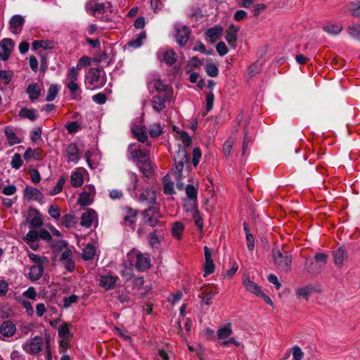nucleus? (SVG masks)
Segmentation results:
<instances>
[{
    "mask_svg": "<svg viewBox=\"0 0 360 360\" xmlns=\"http://www.w3.org/2000/svg\"><path fill=\"white\" fill-rule=\"evenodd\" d=\"M136 140L145 145L143 148L136 146V165L146 177L150 178L153 175L148 157L151 143L148 140V130L145 125L136 126Z\"/></svg>",
    "mask_w": 360,
    "mask_h": 360,
    "instance_id": "nucleus-1",
    "label": "nucleus"
},
{
    "mask_svg": "<svg viewBox=\"0 0 360 360\" xmlns=\"http://www.w3.org/2000/svg\"><path fill=\"white\" fill-rule=\"evenodd\" d=\"M136 290L140 298L147 297L148 300L141 303L143 314H150L153 309V302L151 300L153 295L150 286L146 285L144 286V281L143 277H136Z\"/></svg>",
    "mask_w": 360,
    "mask_h": 360,
    "instance_id": "nucleus-2",
    "label": "nucleus"
},
{
    "mask_svg": "<svg viewBox=\"0 0 360 360\" xmlns=\"http://www.w3.org/2000/svg\"><path fill=\"white\" fill-rule=\"evenodd\" d=\"M141 215L143 222L153 228L156 226L160 227L164 226V222L160 221L162 214L159 208L154 206H149L148 208L141 212Z\"/></svg>",
    "mask_w": 360,
    "mask_h": 360,
    "instance_id": "nucleus-3",
    "label": "nucleus"
},
{
    "mask_svg": "<svg viewBox=\"0 0 360 360\" xmlns=\"http://www.w3.org/2000/svg\"><path fill=\"white\" fill-rule=\"evenodd\" d=\"M328 255L325 253H318L314 256V260L307 259L304 266L309 274H317L325 267Z\"/></svg>",
    "mask_w": 360,
    "mask_h": 360,
    "instance_id": "nucleus-4",
    "label": "nucleus"
},
{
    "mask_svg": "<svg viewBox=\"0 0 360 360\" xmlns=\"http://www.w3.org/2000/svg\"><path fill=\"white\" fill-rule=\"evenodd\" d=\"M85 82L91 86V90L102 88L105 84V74L97 68H91L86 75Z\"/></svg>",
    "mask_w": 360,
    "mask_h": 360,
    "instance_id": "nucleus-5",
    "label": "nucleus"
},
{
    "mask_svg": "<svg viewBox=\"0 0 360 360\" xmlns=\"http://www.w3.org/2000/svg\"><path fill=\"white\" fill-rule=\"evenodd\" d=\"M274 263L277 268L284 272L288 271L291 268V256L285 250L281 251L278 248L272 250Z\"/></svg>",
    "mask_w": 360,
    "mask_h": 360,
    "instance_id": "nucleus-6",
    "label": "nucleus"
},
{
    "mask_svg": "<svg viewBox=\"0 0 360 360\" xmlns=\"http://www.w3.org/2000/svg\"><path fill=\"white\" fill-rule=\"evenodd\" d=\"M135 258L134 249H132L127 255V259L125 260L121 270L122 276L129 278L134 273V261Z\"/></svg>",
    "mask_w": 360,
    "mask_h": 360,
    "instance_id": "nucleus-7",
    "label": "nucleus"
},
{
    "mask_svg": "<svg viewBox=\"0 0 360 360\" xmlns=\"http://www.w3.org/2000/svg\"><path fill=\"white\" fill-rule=\"evenodd\" d=\"M158 92V95L153 96L152 105L154 110L160 112L165 108V103L171 99L172 96L169 93L165 94V91Z\"/></svg>",
    "mask_w": 360,
    "mask_h": 360,
    "instance_id": "nucleus-8",
    "label": "nucleus"
},
{
    "mask_svg": "<svg viewBox=\"0 0 360 360\" xmlns=\"http://www.w3.org/2000/svg\"><path fill=\"white\" fill-rule=\"evenodd\" d=\"M42 345V338L41 336H35L30 340L29 345L23 346V349L30 354H36L41 350Z\"/></svg>",
    "mask_w": 360,
    "mask_h": 360,
    "instance_id": "nucleus-9",
    "label": "nucleus"
},
{
    "mask_svg": "<svg viewBox=\"0 0 360 360\" xmlns=\"http://www.w3.org/2000/svg\"><path fill=\"white\" fill-rule=\"evenodd\" d=\"M95 193V188L93 186H88L84 188V191L80 194L78 199V204L82 206L90 205L93 201V197Z\"/></svg>",
    "mask_w": 360,
    "mask_h": 360,
    "instance_id": "nucleus-10",
    "label": "nucleus"
},
{
    "mask_svg": "<svg viewBox=\"0 0 360 360\" xmlns=\"http://www.w3.org/2000/svg\"><path fill=\"white\" fill-rule=\"evenodd\" d=\"M13 42L10 39H4L0 42V58L3 60L8 59L13 49Z\"/></svg>",
    "mask_w": 360,
    "mask_h": 360,
    "instance_id": "nucleus-11",
    "label": "nucleus"
},
{
    "mask_svg": "<svg viewBox=\"0 0 360 360\" xmlns=\"http://www.w3.org/2000/svg\"><path fill=\"white\" fill-rule=\"evenodd\" d=\"M151 266L150 257L148 253H136V270L145 271Z\"/></svg>",
    "mask_w": 360,
    "mask_h": 360,
    "instance_id": "nucleus-12",
    "label": "nucleus"
},
{
    "mask_svg": "<svg viewBox=\"0 0 360 360\" xmlns=\"http://www.w3.org/2000/svg\"><path fill=\"white\" fill-rule=\"evenodd\" d=\"M78 69L72 67L69 69L67 74L68 87L69 90H77L79 89L78 84Z\"/></svg>",
    "mask_w": 360,
    "mask_h": 360,
    "instance_id": "nucleus-13",
    "label": "nucleus"
},
{
    "mask_svg": "<svg viewBox=\"0 0 360 360\" xmlns=\"http://www.w3.org/2000/svg\"><path fill=\"white\" fill-rule=\"evenodd\" d=\"M139 201L144 205L153 206L156 202L155 191L146 189L139 195Z\"/></svg>",
    "mask_w": 360,
    "mask_h": 360,
    "instance_id": "nucleus-14",
    "label": "nucleus"
},
{
    "mask_svg": "<svg viewBox=\"0 0 360 360\" xmlns=\"http://www.w3.org/2000/svg\"><path fill=\"white\" fill-rule=\"evenodd\" d=\"M205 251V264L204 266L205 275L206 276L209 274H211L214 271V264L212 259V250L205 246L204 248Z\"/></svg>",
    "mask_w": 360,
    "mask_h": 360,
    "instance_id": "nucleus-15",
    "label": "nucleus"
},
{
    "mask_svg": "<svg viewBox=\"0 0 360 360\" xmlns=\"http://www.w3.org/2000/svg\"><path fill=\"white\" fill-rule=\"evenodd\" d=\"M238 30L239 27L238 26L231 25L226 31L225 39L229 46L233 49H235L236 47V41L237 40Z\"/></svg>",
    "mask_w": 360,
    "mask_h": 360,
    "instance_id": "nucleus-16",
    "label": "nucleus"
},
{
    "mask_svg": "<svg viewBox=\"0 0 360 360\" xmlns=\"http://www.w3.org/2000/svg\"><path fill=\"white\" fill-rule=\"evenodd\" d=\"M25 19L22 15H15L9 20L11 31L14 34L21 32Z\"/></svg>",
    "mask_w": 360,
    "mask_h": 360,
    "instance_id": "nucleus-17",
    "label": "nucleus"
},
{
    "mask_svg": "<svg viewBox=\"0 0 360 360\" xmlns=\"http://www.w3.org/2000/svg\"><path fill=\"white\" fill-rule=\"evenodd\" d=\"M65 154L68 162H73L76 163L80 159L79 149L77 145L74 143H70L68 145L65 150Z\"/></svg>",
    "mask_w": 360,
    "mask_h": 360,
    "instance_id": "nucleus-18",
    "label": "nucleus"
},
{
    "mask_svg": "<svg viewBox=\"0 0 360 360\" xmlns=\"http://www.w3.org/2000/svg\"><path fill=\"white\" fill-rule=\"evenodd\" d=\"M29 214H34V218L31 221H28V219H26V221L29 223L30 229H38L43 225V221L40 216V213L37 209L30 207L29 208Z\"/></svg>",
    "mask_w": 360,
    "mask_h": 360,
    "instance_id": "nucleus-19",
    "label": "nucleus"
},
{
    "mask_svg": "<svg viewBox=\"0 0 360 360\" xmlns=\"http://www.w3.org/2000/svg\"><path fill=\"white\" fill-rule=\"evenodd\" d=\"M105 5L103 3L98 2L95 0H91L86 4V10L91 14L96 15V14L104 12Z\"/></svg>",
    "mask_w": 360,
    "mask_h": 360,
    "instance_id": "nucleus-20",
    "label": "nucleus"
},
{
    "mask_svg": "<svg viewBox=\"0 0 360 360\" xmlns=\"http://www.w3.org/2000/svg\"><path fill=\"white\" fill-rule=\"evenodd\" d=\"M24 195L30 200L41 201L44 198V195L39 189L31 186L25 188Z\"/></svg>",
    "mask_w": 360,
    "mask_h": 360,
    "instance_id": "nucleus-21",
    "label": "nucleus"
},
{
    "mask_svg": "<svg viewBox=\"0 0 360 360\" xmlns=\"http://www.w3.org/2000/svg\"><path fill=\"white\" fill-rule=\"evenodd\" d=\"M189 39V30L186 26L178 29L176 34V41L181 46H184Z\"/></svg>",
    "mask_w": 360,
    "mask_h": 360,
    "instance_id": "nucleus-22",
    "label": "nucleus"
},
{
    "mask_svg": "<svg viewBox=\"0 0 360 360\" xmlns=\"http://www.w3.org/2000/svg\"><path fill=\"white\" fill-rule=\"evenodd\" d=\"M148 88L151 90H165V85L158 75H153L148 78Z\"/></svg>",
    "mask_w": 360,
    "mask_h": 360,
    "instance_id": "nucleus-23",
    "label": "nucleus"
},
{
    "mask_svg": "<svg viewBox=\"0 0 360 360\" xmlns=\"http://www.w3.org/2000/svg\"><path fill=\"white\" fill-rule=\"evenodd\" d=\"M334 263L336 266H341L345 259H347V251L344 247H340L333 252Z\"/></svg>",
    "mask_w": 360,
    "mask_h": 360,
    "instance_id": "nucleus-24",
    "label": "nucleus"
},
{
    "mask_svg": "<svg viewBox=\"0 0 360 360\" xmlns=\"http://www.w3.org/2000/svg\"><path fill=\"white\" fill-rule=\"evenodd\" d=\"M96 213L94 210L88 209L86 212H84L81 217V226L89 228L93 222L94 218L96 217Z\"/></svg>",
    "mask_w": 360,
    "mask_h": 360,
    "instance_id": "nucleus-25",
    "label": "nucleus"
},
{
    "mask_svg": "<svg viewBox=\"0 0 360 360\" xmlns=\"http://www.w3.org/2000/svg\"><path fill=\"white\" fill-rule=\"evenodd\" d=\"M15 331V324L10 321H4L0 326V333L6 337H11Z\"/></svg>",
    "mask_w": 360,
    "mask_h": 360,
    "instance_id": "nucleus-26",
    "label": "nucleus"
},
{
    "mask_svg": "<svg viewBox=\"0 0 360 360\" xmlns=\"http://www.w3.org/2000/svg\"><path fill=\"white\" fill-rule=\"evenodd\" d=\"M223 32V28L221 26L216 25L214 27L208 29L205 32L206 36L210 39L212 41H216L218 40Z\"/></svg>",
    "mask_w": 360,
    "mask_h": 360,
    "instance_id": "nucleus-27",
    "label": "nucleus"
},
{
    "mask_svg": "<svg viewBox=\"0 0 360 360\" xmlns=\"http://www.w3.org/2000/svg\"><path fill=\"white\" fill-rule=\"evenodd\" d=\"M162 232L161 230L154 229L148 235V240L150 246L152 248H157L158 245L160 243V236Z\"/></svg>",
    "mask_w": 360,
    "mask_h": 360,
    "instance_id": "nucleus-28",
    "label": "nucleus"
},
{
    "mask_svg": "<svg viewBox=\"0 0 360 360\" xmlns=\"http://www.w3.org/2000/svg\"><path fill=\"white\" fill-rule=\"evenodd\" d=\"M178 151L174 155V162H180V163H188V154L186 150L181 146V144L178 145Z\"/></svg>",
    "mask_w": 360,
    "mask_h": 360,
    "instance_id": "nucleus-29",
    "label": "nucleus"
},
{
    "mask_svg": "<svg viewBox=\"0 0 360 360\" xmlns=\"http://www.w3.org/2000/svg\"><path fill=\"white\" fill-rule=\"evenodd\" d=\"M117 278V276H102L100 278V285L106 290H110L114 288Z\"/></svg>",
    "mask_w": 360,
    "mask_h": 360,
    "instance_id": "nucleus-30",
    "label": "nucleus"
},
{
    "mask_svg": "<svg viewBox=\"0 0 360 360\" xmlns=\"http://www.w3.org/2000/svg\"><path fill=\"white\" fill-rule=\"evenodd\" d=\"M124 212L125 214L123 218L124 224L131 227L132 229H134V222L135 220V211L131 208L126 207L124 209Z\"/></svg>",
    "mask_w": 360,
    "mask_h": 360,
    "instance_id": "nucleus-31",
    "label": "nucleus"
},
{
    "mask_svg": "<svg viewBox=\"0 0 360 360\" xmlns=\"http://www.w3.org/2000/svg\"><path fill=\"white\" fill-rule=\"evenodd\" d=\"M243 285L245 289L257 296L262 292L261 288L255 282L250 281L248 278L243 280Z\"/></svg>",
    "mask_w": 360,
    "mask_h": 360,
    "instance_id": "nucleus-32",
    "label": "nucleus"
},
{
    "mask_svg": "<svg viewBox=\"0 0 360 360\" xmlns=\"http://www.w3.org/2000/svg\"><path fill=\"white\" fill-rule=\"evenodd\" d=\"M44 273V268L42 265H34L30 269V278L32 281L39 280Z\"/></svg>",
    "mask_w": 360,
    "mask_h": 360,
    "instance_id": "nucleus-33",
    "label": "nucleus"
},
{
    "mask_svg": "<svg viewBox=\"0 0 360 360\" xmlns=\"http://www.w3.org/2000/svg\"><path fill=\"white\" fill-rule=\"evenodd\" d=\"M323 30L329 34L337 35L342 30L341 23H331L323 27Z\"/></svg>",
    "mask_w": 360,
    "mask_h": 360,
    "instance_id": "nucleus-34",
    "label": "nucleus"
},
{
    "mask_svg": "<svg viewBox=\"0 0 360 360\" xmlns=\"http://www.w3.org/2000/svg\"><path fill=\"white\" fill-rule=\"evenodd\" d=\"M95 254V247L91 244H87L82 250V257L85 261H89L94 259Z\"/></svg>",
    "mask_w": 360,
    "mask_h": 360,
    "instance_id": "nucleus-35",
    "label": "nucleus"
},
{
    "mask_svg": "<svg viewBox=\"0 0 360 360\" xmlns=\"http://www.w3.org/2000/svg\"><path fill=\"white\" fill-rule=\"evenodd\" d=\"M4 134L8 139V143L11 146L19 143L20 142V139L17 137L13 129L11 127H6L4 129Z\"/></svg>",
    "mask_w": 360,
    "mask_h": 360,
    "instance_id": "nucleus-36",
    "label": "nucleus"
},
{
    "mask_svg": "<svg viewBox=\"0 0 360 360\" xmlns=\"http://www.w3.org/2000/svg\"><path fill=\"white\" fill-rule=\"evenodd\" d=\"M162 60L168 65H172L176 61V54L173 50H167L162 53Z\"/></svg>",
    "mask_w": 360,
    "mask_h": 360,
    "instance_id": "nucleus-37",
    "label": "nucleus"
},
{
    "mask_svg": "<svg viewBox=\"0 0 360 360\" xmlns=\"http://www.w3.org/2000/svg\"><path fill=\"white\" fill-rule=\"evenodd\" d=\"M19 116L22 118H27L31 121H34L37 119L36 110L29 109L27 108H21L20 111L19 112Z\"/></svg>",
    "mask_w": 360,
    "mask_h": 360,
    "instance_id": "nucleus-38",
    "label": "nucleus"
},
{
    "mask_svg": "<svg viewBox=\"0 0 360 360\" xmlns=\"http://www.w3.org/2000/svg\"><path fill=\"white\" fill-rule=\"evenodd\" d=\"M348 34L354 39L360 41V24H353L347 27Z\"/></svg>",
    "mask_w": 360,
    "mask_h": 360,
    "instance_id": "nucleus-39",
    "label": "nucleus"
},
{
    "mask_svg": "<svg viewBox=\"0 0 360 360\" xmlns=\"http://www.w3.org/2000/svg\"><path fill=\"white\" fill-rule=\"evenodd\" d=\"M53 46L54 44L51 41L36 40L32 42V48L34 50L41 48L44 49H51Z\"/></svg>",
    "mask_w": 360,
    "mask_h": 360,
    "instance_id": "nucleus-40",
    "label": "nucleus"
},
{
    "mask_svg": "<svg viewBox=\"0 0 360 360\" xmlns=\"http://www.w3.org/2000/svg\"><path fill=\"white\" fill-rule=\"evenodd\" d=\"M148 132L151 138H157L162 134L163 128L160 123H153L150 125Z\"/></svg>",
    "mask_w": 360,
    "mask_h": 360,
    "instance_id": "nucleus-41",
    "label": "nucleus"
},
{
    "mask_svg": "<svg viewBox=\"0 0 360 360\" xmlns=\"http://www.w3.org/2000/svg\"><path fill=\"white\" fill-rule=\"evenodd\" d=\"M184 230V224L180 221H176L172 226V236L175 238L180 240L181 238V233H183Z\"/></svg>",
    "mask_w": 360,
    "mask_h": 360,
    "instance_id": "nucleus-42",
    "label": "nucleus"
},
{
    "mask_svg": "<svg viewBox=\"0 0 360 360\" xmlns=\"http://www.w3.org/2000/svg\"><path fill=\"white\" fill-rule=\"evenodd\" d=\"M311 292H312V288L310 286H304V287L299 288L296 290L297 297L299 299L304 298L306 300H309V297Z\"/></svg>",
    "mask_w": 360,
    "mask_h": 360,
    "instance_id": "nucleus-43",
    "label": "nucleus"
},
{
    "mask_svg": "<svg viewBox=\"0 0 360 360\" xmlns=\"http://www.w3.org/2000/svg\"><path fill=\"white\" fill-rule=\"evenodd\" d=\"M71 184L74 187H79L82 185L84 182L83 176L79 172H74L71 175L70 178Z\"/></svg>",
    "mask_w": 360,
    "mask_h": 360,
    "instance_id": "nucleus-44",
    "label": "nucleus"
},
{
    "mask_svg": "<svg viewBox=\"0 0 360 360\" xmlns=\"http://www.w3.org/2000/svg\"><path fill=\"white\" fill-rule=\"evenodd\" d=\"M76 222V218L72 214H65L63 217L62 224L66 228L74 226Z\"/></svg>",
    "mask_w": 360,
    "mask_h": 360,
    "instance_id": "nucleus-45",
    "label": "nucleus"
},
{
    "mask_svg": "<svg viewBox=\"0 0 360 360\" xmlns=\"http://www.w3.org/2000/svg\"><path fill=\"white\" fill-rule=\"evenodd\" d=\"M231 324L229 323L225 327L221 328L217 330V336L219 339H224L232 334Z\"/></svg>",
    "mask_w": 360,
    "mask_h": 360,
    "instance_id": "nucleus-46",
    "label": "nucleus"
},
{
    "mask_svg": "<svg viewBox=\"0 0 360 360\" xmlns=\"http://www.w3.org/2000/svg\"><path fill=\"white\" fill-rule=\"evenodd\" d=\"M214 96L212 91H210L206 95V110L202 112V115L205 116L213 108Z\"/></svg>",
    "mask_w": 360,
    "mask_h": 360,
    "instance_id": "nucleus-47",
    "label": "nucleus"
},
{
    "mask_svg": "<svg viewBox=\"0 0 360 360\" xmlns=\"http://www.w3.org/2000/svg\"><path fill=\"white\" fill-rule=\"evenodd\" d=\"M58 335L64 340L71 337L70 332L68 327V323H63L58 327Z\"/></svg>",
    "mask_w": 360,
    "mask_h": 360,
    "instance_id": "nucleus-48",
    "label": "nucleus"
},
{
    "mask_svg": "<svg viewBox=\"0 0 360 360\" xmlns=\"http://www.w3.org/2000/svg\"><path fill=\"white\" fill-rule=\"evenodd\" d=\"M261 69L262 63L257 60L249 66L248 69V74L250 77H254L260 72Z\"/></svg>",
    "mask_w": 360,
    "mask_h": 360,
    "instance_id": "nucleus-49",
    "label": "nucleus"
},
{
    "mask_svg": "<svg viewBox=\"0 0 360 360\" xmlns=\"http://www.w3.org/2000/svg\"><path fill=\"white\" fill-rule=\"evenodd\" d=\"M185 163L174 162V167L172 169L173 174L177 180H181L183 177L182 172Z\"/></svg>",
    "mask_w": 360,
    "mask_h": 360,
    "instance_id": "nucleus-50",
    "label": "nucleus"
},
{
    "mask_svg": "<svg viewBox=\"0 0 360 360\" xmlns=\"http://www.w3.org/2000/svg\"><path fill=\"white\" fill-rule=\"evenodd\" d=\"M349 10L352 16L360 19V1L350 3Z\"/></svg>",
    "mask_w": 360,
    "mask_h": 360,
    "instance_id": "nucleus-51",
    "label": "nucleus"
},
{
    "mask_svg": "<svg viewBox=\"0 0 360 360\" xmlns=\"http://www.w3.org/2000/svg\"><path fill=\"white\" fill-rule=\"evenodd\" d=\"M214 297V293L211 291H207L205 290L202 292L199 295V297L201 298L202 302L207 305H210L212 303V300Z\"/></svg>",
    "mask_w": 360,
    "mask_h": 360,
    "instance_id": "nucleus-52",
    "label": "nucleus"
},
{
    "mask_svg": "<svg viewBox=\"0 0 360 360\" xmlns=\"http://www.w3.org/2000/svg\"><path fill=\"white\" fill-rule=\"evenodd\" d=\"M197 189L191 184H188L186 187V193L187 197L191 200H197Z\"/></svg>",
    "mask_w": 360,
    "mask_h": 360,
    "instance_id": "nucleus-53",
    "label": "nucleus"
},
{
    "mask_svg": "<svg viewBox=\"0 0 360 360\" xmlns=\"http://www.w3.org/2000/svg\"><path fill=\"white\" fill-rule=\"evenodd\" d=\"M205 70H206L207 74L212 77H214L217 76V75L219 73V70H218L217 66L215 64L212 63H207L206 65Z\"/></svg>",
    "mask_w": 360,
    "mask_h": 360,
    "instance_id": "nucleus-54",
    "label": "nucleus"
},
{
    "mask_svg": "<svg viewBox=\"0 0 360 360\" xmlns=\"http://www.w3.org/2000/svg\"><path fill=\"white\" fill-rule=\"evenodd\" d=\"M233 143L234 139L233 138H229L224 143L223 152L226 157L229 156L231 154Z\"/></svg>",
    "mask_w": 360,
    "mask_h": 360,
    "instance_id": "nucleus-55",
    "label": "nucleus"
},
{
    "mask_svg": "<svg viewBox=\"0 0 360 360\" xmlns=\"http://www.w3.org/2000/svg\"><path fill=\"white\" fill-rule=\"evenodd\" d=\"M179 134V139L182 141L185 147H188L192 143V139L189 134L185 131H181L178 132Z\"/></svg>",
    "mask_w": 360,
    "mask_h": 360,
    "instance_id": "nucleus-56",
    "label": "nucleus"
},
{
    "mask_svg": "<svg viewBox=\"0 0 360 360\" xmlns=\"http://www.w3.org/2000/svg\"><path fill=\"white\" fill-rule=\"evenodd\" d=\"M164 181V193L167 195L175 193L174 189V183L172 181H167V176L163 178Z\"/></svg>",
    "mask_w": 360,
    "mask_h": 360,
    "instance_id": "nucleus-57",
    "label": "nucleus"
},
{
    "mask_svg": "<svg viewBox=\"0 0 360 360\" xmlns=\"http://www.w3.org/2000/svg\"><path fill=\"white\" fill-rule=\"evenodd\" d=\"M13 76L12 71L0 70V81L4 84H8Z\"/></svg>",
    "mask_w": 360,
    "mask_h": 360,
    "instance_id": "nucleus-58",
    "label": "nucleus"
},
{
    "mask_svg": "<svg viewBox=\"0 0 360 360\" xmlns=\"http://www.w3.org/2000/svg\"><path fill=\"white\" fill-rule=\"evenodd\" d=\"M65 182V178L60 177L56 186L50 191V195H54L59 193L63 190Z\"/></svg>",
    "mask_w": 360,
    "mask_h": 360,
    "instance_id": "nucleus-59",
    "label": "nucleus"
},
{
    "mask_svg": "<svg viewBox=\"0 0 360 360\" xmlns=\"http://www.w3.org/2000/svg\"><path fill=\"white\" fill-rule=\"evenodd\" d=\"M39 238L38 233L36 231H30L24 238V240L27 243H35Z\"/></svg>",
    "mask_w": 360,
    "mask_h": 360,
    "instance_id": "nucleus-60",
    "label": "nucleus"
},
{
    "mask_svg": "<svg viewBox=\"0 0 360 360\" xmlns=\"http://www.w3.org/2000/svg\"><path fill=\"white\" fill-rule=\"evenodd\" d=\"M193 220H194V222H195V224L196 225V226L200 230L202 231V228H203V221H202V217L200 215L199 211L198 210H195L193 211Z\"/></svg>",
    "mask_w": 360,
    "mask_h": 360,
    "instance_id": "nucleus-61",
    "label": "nucleus"
},
{
    "mask_svg": "<svg viewBox=\"0 0 360 360\" xmlns=\"http://www.w3.org/2000/svg\"><path fill=\"white\" fill-rule=\"evenodd\" d=\"M22 164V160L21 159L20 155L18 153H15L13 156L11 162L12 167L18 169L21 167Z\"/></svg>",
    "mask_w": 360,
    "mask_h": 360,
    "instance_id": "nucleus-62",
    "label": "nucleus"
},
{
    "mask_svg": "<svg viewBox=\"0 0 360 360\" xmlns=\"http://www.w3.org/2000/svg\"><path fill=\"white\" fill-rule=\"evenodd\" d=\"M48 212L51 217H53V219H59V217L60 216V208L58 206H56L53 205H51L49 206Z\"/></svg>",
    "mask_w": 360,
    "mask_h": 360,
    "instance_id": "nucleus-63",
    "label": "nucleus"
},
{
    "mask_svg": "<svg viewBox=\"0 0 360 360\" xmlns=\"http://www.w3.org/2000/svg\"><path fill=\"white\" fill-rule=\"evenodd\" d=\"M193 50L195 51L201 52L202 53H203L205 55H212L213 53L212 51L206 50L205 45L200 41H198L195 44V46H193Z\"/></svg>",
    "mask_w": 360,
    "mask_h": 360,
    "instance_id": "nucleus-64",
    "label": "nucleus"
}]
</instances>
